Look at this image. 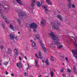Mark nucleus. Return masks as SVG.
Segmentation results:
<instances>
[{"instance_id": "nucleus-58", "label": "nucleus", "mask_w": 77, "mask_h": 77, "mask_svg": "<svg viewBox=\"0 0 77 77\" xmlns=\"http://www.w3.org/2000/svg\"><path fill=\"white\" fill-rule=\"evenodd\" d=\"M18 33L19 34H20V32H18Z\"/></svg>"}, {"instance_id": "nucleus-25", "label": "nucleus", "mask_w": 77, "mask_h": 77, "mask_svg": "<svg viewBox=\"0 0 77 77\" xmlns=\"http://www.w3.org/2000/svg\"><path fill=\"white\" fill-rule=\"evenodd\" d=\"M2 6V4L0 3V13L1 14H2V15H3L4 14H3V12L2 11V8L0 6Z\"/></svg>"}, {"instance_id": "nucleus-37", "label": "nucleus", "mask_w": 77, "mask_h": 77, "mask_svg": "<svg viewBox=\"0 0 77 77\" xmlns=\"http://www.w3.org/2000/svg\"><path fill=\"white\" fill-rule=\"evenodd\" d=\"M65 60L66 61V62H69L68 61V58L67 57H66L65 58Z\"/></svg>"}, {"instance_id": "nucleus-39", "label": "nucleus", "mask_w": 77, "mask_h": 77, "mask_svg": "<svg viewBox=\"0 0 77 77\" xmlns=\"http://www.w3.org/2000/svg\"><path fill=\"white\" fill-rule=\"evenodd\" d=\"M35 55L36 57H37V58L38 59H39V57H38V54H35Z\"/></svg>"}, {"instance_id": "nucleus-18", "label": "nucleus", "mask_w": 77, "mask_h": 77, "mask_svg": "<svg viewBox=\"0 0 77 77\" xmlns=\"http://www.w3.org/2000/svg\"><path fill=\"white\" fill-rule=\"evenodd\" d=\"M14 51L15 53V54L16 55H18V50L17 49H14Z\"/></svg>"}, {"instance_id": "nucleus-28", "label": "nucleus", "mask_w": 77, "mask_h": 77, "mask_svg": "<svg viewBox=\"0 0 77 77\" xmlns=\"http://www.w3.org/2000/svg\"><path fill=\"white\" fill-rule=\"evenodd\" d=\"M17 21H18V22H19V25H21V20H20V19L17 18Z\"/></svg>"}, {"instance_id": "nucleus-1", "label": "nucleus", "mask_w": 77, "mask_h": 77, "mask_svg": "<svg viewBox=\"0 0 77 77\" xmlns=\"http://www.w3.org/2000/svg\"><path fill=\"white\" fill-rule=\"evenodd\" d=\"M49 35L51 36V39H53V41H54V42L55 45H59L60 44V43L59 42V41H60L59 38L57 37L56 36V35H54L53 32H51V33H49Z\"/></svg>"}, {"instance_id": "nucleus-54", "label": "nucleus", "mask_w": 77, "mask_h": 77, "mask_svg": "<svg viewBox=\"0 0 77 77\" xmlns=\"http://www.w3.org/2000/svg\"><path fill=\"white\" fill-rule=\"evenodd\" d=\"M42 62H43V63H44V62H45V61L43 60H42Z\"/></svg>"}, {"instance_id": "nucleus-24", "label": "nucleus", "mask_w": 77, "mask_h": 77, "mask_svg": "<svg viewBox=\"0 0 77 77\" xmlns=\"http://www.w3.org/2000/svg\"><path fill=\"white\" fill-rule=\"evenodd\" d=\"M35 66H38V60L36 59L35 60Z\"/></svg>"}, {"instance_id": "nucleus-19", "label": "nucleus", "mask_w": 77, "mask_h": 77, "mask_svg": "<svg viewBox=\"0 0 77 77\" xmlns=\"http://www.w3.org/2000/svg\"><path fill=\"white\" fill-rule=\"evenodd\" d=\"M35 38L36 39H38V40H39V41H40V40H41V39L40 38V37H39V36L38 35H35Z\"/></svg>"}, {"instance_id": "nucleus-7", "label": "nucleus", "mask_w": 77, "mask_h": 77, "mask_svg": "<svg viewBox=\"0 0 77 77\" xmlns=\"http://www.w3.org/2000/svg\"><path fill=\"white\" fill-rule=\"evenodd\" d=\"M43 8L45 9V12L46 14H47L48 12H49V10L47 9V6H42Z\"/></svg>"}, {"instance_id": "nucleus-12", "label": "nucleus", "mask_w": 77, "mask_h": 77, "mask_svg": "<svg viewBox=\"0 0 77 77\" xmlns=\"http://www.w3.org/2000/svg\"><path fill=\"white\" fill-rule=\"evenodd\" d=\"M32 3L31 6H32V9H33L34 8L35 3V0H32Z\"/></svg>"}, {"instance_id": "nucleus-17", "label": "nucleus", "mask_w": 77, "mask_h": 77, "mask_svg": "<svg viewBox=\"0 0 77 77\" xmlns=\"http://www.w3.org/2000/svg\"><path fill=\"white\" fill-rule=\"evenodd\" d=\"M73 71L75 74H77V69H76V67H75V66H74Z\"/></svg>"}, {"instance_id": "nucleus-52", "label": "nucleus", "mask_w": 77, "mask_h": 77, "mask_svg": "<svg viewBox=\"0 0 77 77\" xmlns=\"http://www.w3.org/2000/svg\"><path fill=\"white\" fill-rule=\"evenodd\" d=\"M11 76H14V73L11 74Z\"/></svg>"}, {"instance_id": "nucleus-30", "label": "nucleus", "mask_w": 77, "mask_h": 77, "mask_svg": "<svg viewBox=\"0 0 77 77\" xmlns=\"http://www.w3.org/2000/svg\"><path fill=\"white\" fill-rule=\"evenodd\" d=\"M63 47V46L62 45H60L59 46L57 47V48L58 49H60L61 48H62Z\"/></svg>"}, {"instance_id": "nucleus-62", "label": "nucleus", "mask_w": 77, "mask_h": 77, "mask_svg": "<svg viewBox=\"0 0 77 77\" xmlns=\"http://www.w3.org/2000/svg\"><path fill=\"white\" fill-rule=\"evenodd\" d=\"M14 43H15V42L14 41Z\"/></svg>"}, {"instance_id": "nucleus-33", "label": "nucleus", "mask_w": 77, "mask_h": 77, "mask_svg": "<svg viewBox=\"0 0 77 77\" xmlns=\"http://www.w3.org/2000/svg\"><path fill=\"white\" fill-rule=\"evenodd\" d=\"M50 47H52V48H53V47H54V44H53V43H51L50 45Z\"/></svg>"}, {"instance_id": "nucleus-36", "label": "nucleus", "mask_w": 77, "mask_h": 77, "mask_svg": "<svg viewBox=\"0 0 77 77\" xmlns=\"http://www.w3.org/2000/svg\"><path fill=\"white\" fill-rule=\"evenodd\" d=\"M3 48V45H2L1 46L0 48L1 50H2Z\"/></svg>"}, {"instance_id": "nucleus-13", "label": "nucleus", "mask_w": 77, "mask_h": 77, "mask_svg": "<svg viewBox=\"0 0 77 77\" xmlns=\"http://www.w3.org/2000/svg\"><path fill=\"white\" fill-rule=\"evenodd\" d=\"M17 68H21L22 67V66L21 65V63H17Z\"/></svg>"}, {"instance_id": "nucleus-50", "label": "nucleus", "mask_w": 77, "mask_h": 77, "mask_svg": "<svg viewBox=\"0 0 77 77\" xmlns=\"http://www.w3.org/2000/svg\"><path fill=\"white\" fill-rule=\"evenodd\" d=\"M24 58L25 59H26V60H27V57H26V56L24 57Z\"/></svg>"}, {"instance_id": "nucleus-43", "label": "nucleus", "mask_w": 77, "mask_h": 77, "mask_svg": "<svg viewBox=\"0 0 77 77\" xmlns=\"http://www.w3.org/2000/svg\"><path fill=\"white\" fill-rule=\"evenodd\" d=\"M26 50L27 51H28V50H29V49L28 48V47H27V46L26 47Z\"/></svg>"}, {"instance_id": "nucleus-35", "label": "nucleus", "mask_w": 77, "mask_h": 77, "mask_svg": "<svg viewBox=\"0 0 77 77\" xmlns=\"http://www.w3.org/2000/svg\"><path fill=\"white\" fill-rule=\"evenodd\" d=\"M2 26L3 28V29H5V25L4 23H2Z\"/></svg>"}, {"instance_id": "nucleus-57", "label": "nucleus", "mask_w": 77, "mask_h": 77, "mask_svg": "<svg viewBox=\"0 0 77 77\" xmlns=\"http://www.w3.org/2000/svg\"><path fill=\"white\" fill-rule=\"evenodd\" d=\"M39 77H42V75H39Z\"/></svg>"}, {"instance_id": "nucleus-20", "label": "nucleus", "mask_w": 77, "mask_h": 77, "mask_svg": "<svg viewBox=\"0 0 77 77\" xmlns=\"http://www.w3.org/2000/svg\"><path fill=\"white\" fill-rule=\"evenodd\" d=\"M16 1L19 5H23V4H22L21 1L20 0H16Z\"/></svg>"}, {"instance_id": "nucleus-38", "label": "nucleus", "mask_w": 77, "mask_h": 77, "mask_svg": "<svg viewBox=\"0 0 77 77\" xmlns=\"http://www.w3.org/2000/svg\"><path fill=\"white\" fill-rule=\"evenodd\" d=\"M60 71L61 72H63V69L62 68L60 70Z\"/></svg>"}, {"instance_id": "nucleus-22", "label": "nucleus", "mask_w": 77, "mask_h": 77, "mask_svg": "<svg viewBox=\"0 0 77 77\" xmlns=\"http://www.w3.org/2000/svg\"><path fill=\"white\" fill-rule=\"evenodd\" d=\"M10 27L11 30H14V27L12 25L10 24Z\"/></svg>"}, {"instance_id": "nucleus-40", "label": "nucleus", "mask_w": 77, "mask_h": 77, "mask_svg": "<svg viewBox=\"0 0 77 77\" xmlns=\"http://www.w3.org/2000/svg\"><path fill=\"white\" fill-rule=\"evenodd\" d=\"M67 71H68L69 72H71V70L70 69H68Z\"/></svg>"}, {"instance_id": "nucleus-49", "label": "nucleus", "mask_w": 77, "mask_h": 77, "mask_svg": "<svg viewBox=\"0 0 77 77\" xmlns=\"http://www.w3.org/2000/svg\"><path fill=\"white\" fill-rule=\"evenodd\" d=\"M44 0H42V1H41V3H42V4H43V3H44Z\"/></svg>"}, {"instance_id": "nucleus-16", "label": "nucleus", "mask_w": 77, "mask_h": 77, "mask_svg": "<svg viewBox=\"0 0 77 77\" xmlns=\"http://www.w3.org/2000/svg\"><path fill=\"white\" fill-rule=\"evenodd\" d=\"M39 57L40 59H43V57L41 56V52H39L38 53Z\"/></svg>"}, {"instance_id": "nucleus-4", "label": "nucleus", "mask_w": 77, "mask_h": 77, "mask_svg": "<svg viewBox=\"0 0 77 77\" xmlns=\"http://www.w3.org/2000/svg\"><path fill=\"white\" fill-rule=\"evenodd\" d=\"M30 26L32 29H36L38 27V25L35 23L30 24Z\"/></svg>"}, {"instance_id": "nucleus-10", "label": "nucleus", "mask_w": 77, "mask_h": 77, "mask_svg": "<svg viewBox=\"0 0 77 77\" xmlns=\"http://www.w3.org/2000/svg\"><path fill=\"white\" fill-rule=\"evenodd\" d=\"M39 42L40 43V45H42V48L44 52H46V48H45L43 46V44L42 43V42L41 41Z\"/></svg>"}, {"instance_id": "nucleus-51", "label": "nucleus", "mask_w": 77, "mask_h": 77, "mask_svg": "<svg viewBox=\"0 0 77 77\" xmlns=\"http://www.w3.org/2000/svg\"><path fill=\"white\" fill-rule=\"evenodd\" d=\"M22 60V59L21 58V57H19V60Z\"/></svg>"}, {"instance_id": "nucleus-64", "label": "nucleus", "mask_w": 77, "mask_h": 77, "mask_svg": "<svg viewBox=\"0 0 77 77\" xmlns=\"http://www.w3.org/2000/svg\"><path fill=\"white\" fill-rule=\"evenodd\" d=\"M38 77H40L39 76H38Z\"/></svg>"}, {"instance_id": "nucleus-47", "label": "nucleus", "mask_w": 77, "mask_h": 77, "mask_svg": "<svg viewBox=\"0 0 77 77\" xmlns=\"http://www.w3.org/2000/svg\"><path fill=\"white\" fill-rule=\"evenodd\" d=\"M5 74L6 75H8V72L6 71Z\"/></svg>"}, {"instance_id": "nucleus-15", "label": "nucleus", "mask_w": 77, "mask_h": 77, "mask_svg": "<svg viewBox=\"0 0 77 77\" xmlns=\"http://www.w3.org/2000/svg\"><path fill=\"white\" fill-rule=\"evenodd\" d=\"M57 18L60 20V21H62L63 19L62 18V16L60 14L58 15L57 16Z\"/></svg>"}, {"instance_id": "nucleus-55", "label": "nucleus", "mask_w": 77, "mask_h": 77, "mask_svg": "<svg viewBox=\"0 0 77 77\" xmlns=\"http://www.w3.org/2000/svg\"><path fill=\"white\" fill-rule=\"evenodd\" d=\"M62 65H65V63H63Z\"/></svg>"}, {"instance_id": "nucleus-29", "label": "nucleus", "mask_w": 77, "mask_h": 77, "mask_svg": "<svg viewBox=\"0 0 77 77\" xmlns=\"http://www.w3.org/2000/svg\"><path fill=\"white\" fill-rule=\"evenodd\" d=\"M37 6L38 7H39V8L41 7V4H40V3H39V2H37Z\"/></svg>"}, {"instance_id": "nucleus-53", "label": "nucleus", "mask_w": 77, "mask_h": 77, "mask_svg": "<svg viewBox=\"0 0 77 77\" xmlns=\"http://www.w3.org/2000/svg\"><path fill=\"white\" fill-rule=\"evenodd\" d=\"M77 13V12L76 11H75L73 13L74 14H76Z\"/></svg>"}, {"instance_id": "nucleus-6", "label": "nucleus", "mask_w": 77, "mask_h": 77, "mask_svg": "<svg viewBox=\"0 0 77 77\" xmlns=\"http://www.w3.org/2000/svg\"><path fill=\"white\" fill-rule=\"evenodd\" d=\"M2 17L3 18H5V21L7 24H9V21L7 19V18L6 17V15L5 14L2 15Z\"/></svg>"}, {"instance_id": "nucleus-11", "label": "nucleus", "mask_w": 77, "mask_h": 77, "mask_svg": "<svg viewBox=\"0 0 77 77\" xmlns=\"http://www.w3.org/2000/svg\"><path fill=\"white\" fill-rule=\"evenodd\" d=\"M45 24H46V20L45 19H42L41 22V24L44 26V25H45Z\"/></svg>"}, {"instance_id": "nucleus-5", "label": "nucleus", "mask_w": 77, "mask_h": 77, "mask_svg": "<svg viewBox=\"0 0 77 77\" xmlns=\"http://www.w3.org/2000/svg\"><path fill=\"white\" fill-rule=\"evenodd\" d=\"M4 9L5 12H8L9 10V5H4Z\"/></svg>"}, {"instance_id": "nucleus-63", "label": "nucleus", "mask_w": 77, "mask_h": 77, "mask_svg": "<svg viewBox=\"0 0 77 77\" xmlns=\"http://www.w3.org/2000/svg\"><path fill=\"white\" fill-rule=\"evenodd\" d=\"M0 65H2V64L1 63H0Z\"/></svg>"}, {"instance_id": "nucleus-42", "label": "nucleus", "mask_w": 77, "mask_h": 77, "mask_svg": "<svg viewBox=\"0 0 77 77\" xmlns=\"http://www.w3.org/2000/svg\"><path fill=\"white\" fill-rule=\"evenodd\" d=\"M25 76H27L28 75V74H27V73L26 72L25 73Z\"/></svg>"}, {"instance_id": "nucleus-41", "label": "nucleus", "mask_w": 77, "mask_h": 77, "mask_svg": "<svg viewBox=\"0 0 77 77\" xmlns=\"http://www.w3.org/2000/svg\"><path fill=\"white\" fill-rule=\"evenodd\" d=\"M62 76H63V77H66V75L65 74H63H63H62Z\"/></svg>"}, {"instance_id": "nucleus-3", "label": "nucleus", "mask_w": 77, "mask_h": 77, "mask_svg": "<svg viewBox=\"0 0 77 77\" xmlns=\"http://www.w3.org/2000/svg\"><path fill=\"white\" fill-rule=\"evenodd\" d=\"M52 24V27L54 29L59 30V28L58 27L59 26H60V23L59 21L56 20L53 23H51Z\"/></svg>"}, {"instance_id": "nucleus-45", "label": "nucleus", "mask_w": 77, "mask_h": 77, "mask_svg": "<svg viewBox=\"0 0 77 77\" xmlns=\"http://www.w3.org/2000/svg\"><path fill=\"white\" fill-rule=\"evenodd\" d=\"M33 31L34 32H36V30L35 29H33Z\"/></svg>"}, {"instance_id": "nucleus-60", "label": "nucleus", "mask_w": 77, "mask_h": 77, "mask_svg": "<svg viewBox=\"0 0 77 77\" xmlns=\"http://www.w3.org/2000/svg\"><path fill=\"white\" fill-rule=\"evenodd\" d=\"M72 38H74V37L72 36Z\"/></svg>"}, {"instance_id": "nucleus-32", "label": "nucleus", "mask_w": 77, "mask_h": 77, "mask_svg": "<svg viewBox=\"0 0 77 77\" xmlns=\"http://www.w3.org/2000/svg\"><path fill=\"white\" fill-rule=\"evenodd\" d=\"M46 2L48 5H51V2H50V0H46Z\"/></svg>"}, {"instance_id": "nucleus-59", "label": "nucleus", "mask_w": 77, "mask_h": 77, "mask_svg": "<svg viewBox=\"0 0 77 77\" xmlns=\"http://www.w3.org/2000/svg\"><path fill=\"white\" fill-rule=\"evenodd\" d=\"M45 77H49V76H45Z\"/></svg>"}, {"instance_id": "nucleus-8", "label": "nucleus", "mask_w": 77, "mask_h": 77, "mask_svg": "<svg viewBox=\"0 0 77 77\" xmlns=\"http://www.w3.org/2000/svg\"><path fill=\"white\" fill-rule=\"evenodd\" d=\"M72 52L73 54V57H75V55L77 54V50H73L72 51Z\"/></svg>"}, {"instance_id": "nucleus-21", "label": "nucleus", "mask_w": 77, "mask_h": 77, "mask_svg": "<svg viewBox=\"0 0 77 77\" xmlns=\"http://www.w3.org/2000/svg\"><path fill=\"white\" fill-rule=\"evenodd\" d=\"M68 2H69V7L71 8V0H67Z\"/></svg>"}, {"instance_id": "nucleus-2", "label": "nucleus", "mask_w": 77, "mask_h": 77, "mask_svg": "<svg viewBox=\"0 0 77 77\" xmlns=\"http://www.w3.org/2000/svg\"><path fill=\"white\" fill-rule=\"evenodd\" d=\"M17 12L18 13V15L20 19L23 20L22 18L23 17H27V14L25 12H23V11L20 10V9H17L16 10Z\"/></svg>"}, {"instance_id": "nucleus-14", "label": "nucleus", "mask_w": 77, "mask_h": 77, "mask_svg": "<svg viewBox=\"0 0 77 77\" xmlns=\"http://www.w3.org/2000/svg\"><path fill=\"white\" fill-rule=\"evenodd\" d=\"M12 51L11 48H9L7 51V53L8 54H11L12 53Z\"/></svg>"}, {"instance_id": "nucleus-56", "label": "nucleus", "mask_w": 77, "mask_h": 77, "mask_svg": "<svg viewBox=\"0 0 77 77\" xmlns=\"http://www.w3.org/2000/svg\"><path fill=\"white\" fill-rule=\"evenodd\" d=\"M32 77V75H30L29 76V77Z\"/></svg>"}, {"instance_id": "nucleus-61", "label": "nucleus", "mask_w": 77, "mask_h": 77, "mask_svg": "<svg viewBox=\"0 0 77 77\" xmlns=\"http://www.w3.org/2000/svg\"><path fill=\"white\" fill-rule=\"evenodd\" d=\"M31 42H33V41L31 40Z\"/></svg>"}, {"instance_id": "nucleus-48", "label": "nucleus", "mask_w": 77, "mask_h": 77, "mask_svg": "<svg viewBox=\"0 0 77 77\" xmlns=\"http://www.w3.org/2000/svg\"><path fill=\"white\" fill-rule=\"evenodd\" d=\"M73 43H74V44H75L74 45H75V46H76V47H77V44L75 43V42H73Z\"/></svg>"}, {"instance_id": "nucleus-9", "label": "nucleus", "mask_w": 77, "mask_h": 77, "mask_svg": "<svg viewBox=\"0 0 77 77\" xmlns=\"http://www.w3.org/2000/svg\"><path fill=\"white\" fill-rule=\"evenodd\" d=\"M10 39H12V40H14V38L16 39V40H17V37L16 36V37H14V35L12 34H11L10 35Z\"/></svg>"}, {"instance_id": "nucleus-31", "label": "nucleus", "mask_w": 77, "mask_h": 77, "mask_svg": "<svg viewBox=\"0 0 77 77\" xmlns=\"http://www.w3.org/2000/svg\"><path fill=\"white\" fill-rule=\"evenodd\" d=\"M32 45L33 47H35V46H36V43L33 42V43H32Z\"/></svg>"}, {"instance_id": "nucleus-27", "label": "nucleus", "mask_w": 77, "mask_h": 77, "mask_svg": "<svg viewBox=\"0 0 77 77\" xmlns=\"http://www.w3.org/2000/svg\"><path fill=\"white\" fill-rule=\"evenodd\" d=\"M9 61L6 62L5 63H4V65H5V66H6L7 65H8V64H9Z\"/></svg>"}, {"instance_id": "nucleus-44", "label": "nucleus", "mask_w": 77, "mask_h": 77, "mask_svg": "<svg viewBox=\"0 0 77 77\" xmlns=\"http://www.w3.org/2000/svg\"><path fill=\"white\" fill-rule=\"evenodd\" d=\"M72 7L73 8H75V5H74V4H73L72 5Z\"/></svg>"}, {"instance_id": "nucleus-26", "label": "nucleus", "mask_w": 77, "mask_h": 77, "mask_svg": "<svg viewBox=\"0 0 77 77\" xmlns=\"http://www.w3.org/2000/svg\"><path fill=\"white\" fill-rule=\"evenodd\" d=\"M50 75L51 77H54V73H53V71L51 72Z\"/></svg>"}, {"instance_id": "nucleus-46", "label": "nucleus", "mask_w": 77, "mask_h": 77, "mask_svg": "<svg viewBox=\"0 0 77 77\" xmlns=\"http://www.w3.org/2000/svg\"><path fill=\"white\" fill-rule=\"evenodd\" d=\"M27 65H28V67H27V68H26V69H28V68H29V65L28 64Z\"/></svg>"}, {"instance_id": "nucleus-34", "label": "nucleus", "mask_w": 77, "mask_h": 77, "mask_svg": "<svg viewBox=\"0 0 77 77\" xmlns=\"http://www.w3.org/2000/svg\"><path fill=\"white\" fill-rule=\"evenodd\" d=\"M51 59L52 61H54V58H53V57L52 56L51 57Z\"/></svg>"}, {"instance_id": "nucleus-23", "label": "nucleus", "mask_w": 77, "mask_h": 77, "mask_svg": "<svg viewBox=\"0 0 77 77\" xmlns=\"http://www.w3.org/2000/svg\"><path fill=\"white\" fill-rule=\"evenodd\" d=\"M45 63L46 64V65L48 66L50 65V63H48V60H45Z\"/></svg>"}]
</instances>
